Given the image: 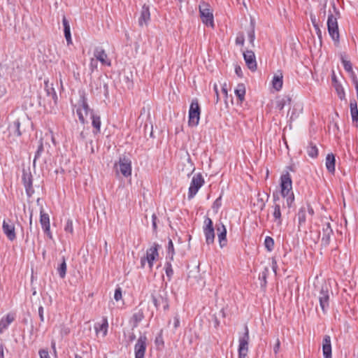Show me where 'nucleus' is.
Masks as SVG:
<instances>
[{
  "label": "nucleus",
  "instance_id": "39",
  "mask_svg": "<svg viewBox=\"0 0 358 358\" xmlns=\"http://www.w3.org/2000/svg\"><path fill=\"white\" fill-rule=\"evenodd\" d=\"M171 262L172 261H171V259H169V260L166 259V262L165 264V273L169 281L171 280L173 275Z\"/></svg>",
  "mask_w": 358,
  "mask_h": 358
},
{
  "label": "nucleus",
  "instance_id": "59",
  "mask_svg": "<svg viewBox=\"0 0 358 358\" xmlns=\"http://www.w3.org/2000/svg\"><path fill=\"white\" fill-rule=\"evenodd\" d=\"M222 91L224 94L225 97L227 98L228 92H227V83H224L222 85Z\"/></svg>",
  "mask_w": 358,
  "mask_h": 358
},
{
  "label": "nucleus",
  "instance_id": "4",
  "mask_svg": "<svg viewBox=\"0 0 358 358\" xmlns=\"http://www.w3.org/2000/svg\"><path fill=\"white\" fill-rule=\"evenodd\" d=\"M249 329L247 325L245 326V332L238 338V358H246L249 350Z\"/></svg>",
  "mask_w": 358,
  "mask_h": 358
},
{
  "label": "nucleus",
  "instance_id": "12",
  "mask_svg": "<svg viewBox=\"0 0 358 358\" xmlns=\"http://www.w3.org/2000/svg\"><path fill=\"white\" fill-rule=\"evenodd\" d=\"M116 170L118 173H121L124 177H129L131 173V161L125 157L120 159L118 164H116Z\"/></svg>",
  "mask_w": 358,
  "mask_h": 358
},
{
  "label": "nucleus",
  "instance_id": "5",
  "mask_svg": "<svg viewBox=\"0 0 358 358\" xmlns=\"http://www.w3.org/2000/svg\"><path fill=\"white\" fill-rule=\"evenodd\" d=\"M159 244L155 243L146 250L145 257L141 259V265L142 268L145 267V262H148L150 269L152 268L154 261L159 257Z\"/></svg>",
  "mask_w": 358,
  "mask_h": 358
},
{
  "label": "nucleus",
  "instance_id": "56",
  "mask_svg": "<svg viewBox=\"0 0 358 358\" xmlns=\"http://www.w3.org/2000/svg\"><path fill=\"white\" fill-rule=\"evenodd\" d=\"M221 206V198H217L213 203V208L218 209Z\"/></svg>",
  "mask_w": 358,
  "mask_h": 358
},
{
  "label": "nucleus",
  "instance_id": "41",
  "mask_svg": "<svg viewBox=\"0 0 358 358\" xmlns=\"http://www.w3.org/2000/svg\"><path fill=\"white\" fill-rule=\"evenodd\" d=\"M264 246L267 251L271 252L274 248V240L271 236H266L264 239Z\"/></svg>",
  "mask_w": 358,
  "mask_h": 358
},
{
  "label": "nucleus",
  "instance_id": "64",
  "mask_svg": "<svg viewBox=\"0 0 358 358\" xmlns=\"http://www.w3.org/2000/svg\"><path fill=\"white\" fill-rule=\"evenodd\" d=\"M90 68L93 70L94 69H96V62L94 60V59H91V61H90Z\"/></svg>",
  "mask_w": 358,
  "mask_h": 358
},
{
  "label": "nucleus",
  "instance_id": "21",
  "mask_svg": "<svg viewBox=\"0 0 358 358\" xmlns=\"http://www.w3.org/2000/svg\"><path fill=\"white\" fill-rule=\"evenodd\" d=\"M322 353L324 358H331V336L325 335L322 341Z\"/></svg>",
  "mask_w": 358,
  "mask_h": 358
},
{
  "label": "nucleus",
  "instance_id": "40",
  "mask_svg": "<svg viewBox=\"0 0 358 358\" xmlns=\"http://www.w3.org/2000/svg\"><path fill=\"white\" fill-rule=\"evenodd\" d=\"M334 88L337 92V94L341 100L345 99V93L344 88L340 83H336L334 84Z\"/></svg>",
  "mask_w": 358,
  "mask_h": 358
},
{
  "label": "nucleus",
  "instance_id": "27",
  "mask_svg": "<svg viewBox=\"0 0 358 358\" xmlns=\"http://www.w3.org/2000/svg\"><path fill=\"white\" fill-rule=\"evenodd\" d=\"M62 24L64 27V37L66 40L67 44H72V38L71 34V27L69 22L65 16L62 18Z\"/></svg>",
  "mask_w": 358,
  "mask_h": 358
},
{
  "label": "nucleus",
  "instance_id": "54",
  "mask_svg": "<svg viewBox=\"0 0 358 358\" xmlns=\"http://www.w3.org/2000/svg\"><path fill=\"white\" fill-rule=\"evenodd\" d=\"M180 326V317L178 315H176L173 317V327L174 329H176Z\"/></svg>",
  "mask_w": 358,
  "mask_h": 358
},
{
  "label": "nucleus",
  "instance_id": "38",
  "mask_svg": "<svg viewBox=\"0 0 358 358\" xmlns=\"http://www.w3.org/2000/svg\"><path fill=\"white\" fill-rule=\"evenodd\" d=\"M47 95L51 98V99L54 101L55 104H57V92L53 87V85L51 84V87L45 89Z\"/></svg>",
  "mask_w": 358,
  "mask_h": 358
},
{
  "label": "nucleus",
  "instance_id": "32",
  "mask_svg": "<svg viewBox=\"0 0 358 358\" xmlns=\"http://www.w3.org/2000/svg\"><path fill=\"white\" fill-rule=\"evenodd\" d=\"M234 93L240 101H243L245 99V86L243 83H239L236 86Z\"/></svg>",
  "mask_w": 358,
  "mask_h": 358
},
{
  "label": "nucleus",
  "instance_id": "36",
  "mask_svg": "<svg viewBox=\"0 0 358 358\" xmlns=\"http://www.w3.org/2000/svg\"><path fill=\"white\" fill-rule=\"evenodd\" d=\"M44 152L43 145L42 141H40V143L38 146L37 150L35 153L34 159V164L36 163V161H39L42 159L43 162H45V159L42 157V154Z\"/></svg>",
  "mask_w": 358,
  "mask_h": 358
},
{
  "label": "nucleus",
  "instance_id": "6",
  "mask_svg": "<svg viewBox=\"0 0 358 358\" xmlns=\"http://www.w3.org/2000/svg\"><path fill=\"white\" fill-rule=\"evenodd\" d=\"M91 111L86 96L84 94L81 95L78 101V108H76V113L82 124H85V117L87 115L88 113H91Z\"/></svg>",
  "mask_w": 358,
  "mask_h": 358
},
{
  "label": "nucleus",
  "instance_id": "45",
  "mask_svg": "<svg viewBox=\"0 0 358 358\" xmlns=\"http://www.w3.org/2000/svg\"><path fill=\"white\" fill-rule=\"evenodd\" d=\"M268 273V268H264V271H262L259 273V280L262 282H263V283L262 282V285H264V286L266 285V278H267Z\"/></svg>",
  "mask_w": 358,
  "mask_h": 358
},
{
  "label": "nucleus",
  "instance_id": "63",
  "mask_svg": "<svg viewBox=\"0 0 358 358\" xmlns=\"http://www.w3.org/2000/svg\"><path fill=\"white\" fill-rule=\"evenodd\" d=\"M315 29L316 34L318 36L319 38H321L322 36V31L320 29L319 25H316V27H313Z\"/></svg>",
  "mask_w": 358,
  "mask_h": 358
},
{
  "label": "nucleus",
  "instance_id": "35",
  "mask_svg": "<svg viewBox=\"0 0 358 358\" xmlns=\"http://www.w3.org/2000/svg\"><path fill=\"white\" fill-rule=\"evenodd\" d=\"M57 272L61 278H64L66 274L67 266L64 257H62V263L58 266Z\"/></svg>",
  "mask_w": 358,
  "mask_h": 358
},
{
  "label": "nucleus",
  "instance_id": "19",
  "mask_svg": "<svg viewBox=\"0 0 358 358\" xmlns=\"http://www.w3.org/2000/svg\"><path fill=\"white\" fill-rule=\"evenodd\" d=\"M14 313H8L0 319V334H2L15 320Z\"/></svg>",
  "mask_w": 358,
  "mask_h": 358
},
{
  "label": "nucleus",
  "instance_id": "17",
  "mask_svg": "<svg viewBox=\"0 0 358 358\" xmlns=\"http://www.w3.org/2000/svg\"><path fill=\"white\" fill-rule=\"evenodd\" d=\"M269 195L265 192L259 191L257 194V201L253 203V206L259 210L262 211L268 201Z\"/></svg>",
  "mask_w": 358,
  "mask_h": 358
},
{
  "label": "nucleus",
  "instance_id": "47",
  "mask_svg": "<svg viewBox=\"0 0 358 358\" xmlns=\"http://www.w3.org/2000/svg\"><path fill=\"white\" fill-rule=\"evenodd\" d=\"M64 231L66 233H70L72 234L73 233V222L71 220H68L66 222L65 227H64Z\"/></svg>",
  "mask_w": 358,
  "mask_h": 358
},
{
  "label": "nucleus",
  "instance_id": "31",
  "mask_svg": "<svg viewBox=\"0 0 358 358\" xmlns=\"http://www.w3.org/2000/svg\"><path fill=\"white\" fill-rule=\"evenodd\" d=\"M91 119H92V124L93 127L94 128V133L97 134L100 132L101 129V118L99 115H95L93 113L92 111H91Z\"/></svg>",
  "mask_w": 358,
  "mask_h": 358
},
{
  "label": "nucleus",
  "instance_id": "42",
  "mask_svg": "<svg viewBox=\"0 0 358 358\" xmlns=\"http://www.w3.org/2000/svg\"><path fill=\"white\" fill-rule=\"evenodd\" d=\"M174 246L172 240L169 239L167 248V256L166 259H171V261L173 260L174 256Z\"/></svg>",
  "mask_w": 358,
  "mask_h": 358
},
{
  "label": "nucleus",
  "instance_id": "58",
  "mask_svg": "<svg viewBox=\"0 0 358 358\" xmlns=\"http://www.w3.org/2000/svg\"><path fill=\"white\" fill-rule=\"evenodd\" d=\"M305 207L306 208V213H308L310 216H313L314 215V210L312 206L308 204Z\"/></svg>",
  "mask_w": 358,
  "mask_h": 358
},
{
  "label": "nucleus",
  "instance_id": "20",
  "mask_svg": "<svg viewBox=\"0 0 358 358\" xmlns=\"http://www.w3.org/2000/svg\"><path fill=\"white\" fill-rule=\"evenodd\" d=\"M204 180H192L188 189V199L190 200L194 197L199 189L203 185Z\"/></svg>",
  "mask_w": 358,
  "mask_h": 358
},
{
  "label": "nucleus",
  "instance_id": "53",
  "mask_svg": "<svg viewBox=\"0 0 358 358\" xmlns=\"http://www.w3.org/2000/svg\"><path fill=\"white\" fill-rule=\"evenodd\" d=\"M38 353H39L40 358H50V355H49V352L47 350H45V349L40 350Z\"/></svg>",
  "mask_w": 358,
  "mask_h": 358
},
{
  "label": "nucleus",
  "instance_id": "55",
  "mask_svg": "<svg viewBox=\"0 0 358 358\" xmlns=\"http://www.w3.org/2000/svg\"><path fill=\"white\" fill-rule=\"evenodd\" d=\"M157 216L155 214H152V228H153V230L155 231H156L157 230Z\"/></svg>",
  "mask_w": 358,
  "mask_h": 358
},
{
  "label": "nucleus",
  "instance_id": "46",
  "mask_svg": "<svg viewBox=\"0 0 358 358\" xmlns=\"http://www.w3.org/2000/svg\"><path fill=\"white\" fill-rule=\"evenodd\" d=\"M248 38L251 45L254 46L255 33L253 27L248 31Z\"/></svg>",
  "mask_w": 358,
  "mask_h": 358
},
{
  "label": "nucleus",
  "instance_id": "33",
  "mask_svg": "<svg viewBox=\"0 0 358 358\" xmlns=\"http://www.w3.org/2000/svg\"><path fill=\"white\" fill-rule=\"evenodd\" d=\"M273 216L274 217V222L278 225L282 224L281 210L280 204H274L273 206Z\"/></svg>",
  "mask_w": 358,
  "mask_h": 358
},
{
  "label": "nucleus",
  "instance_id": "49",
  "mask_svg": "<svg viewBox=\"0 0 358 358\" xmlns=\"http://www.w3.org/2000/svg\"><path fill=\"white\" fill-rule=\"evenodd\" d=\"M13 127L15 129V134L17 136H21V131H20V122L19 120H15L14 122H13Z\"/></svg>",
  "mask_w": 358,
  "mask_h": 358
},
{
  "label": "nucleus",
  "instance_id": "3",
  "mask_svg": "<svg viewBox=\"0 0 358 358\" xmlns=\"http://www.w3.org/2000/svg\"><path fill=\"white\" fill-rule=\"evenodd\" d=\"M36 203L40 206V224L41 228L46 236L50 239H52V234L50 230V216L45 212L41 199L38 198L36 200Z\"/></svg>",
  "mask_w": 358,
  "mask_h": 358
},
{
  "label": "nucleus",
  "instance_id": "57",
  "mask_svg": "<svg viewBox=\"0 0 358 358\" xmlns=\"http://www.w3.org/2000/svg\"><path fill=\"white\" fill-rule=\"evenodd\" d=\"M38 315H39L41 322H43L44 321L43 307L41 306L38 307Z\"/></svg>",
  "mask_w": 358,
  "mask_h": 358
},
{
  "label": "nucleus",
  "instance_id": "44",
  "mask_svg": "<svg viewBox=\"0 0 358 358\" xmlns=\"http://www.w3.org/2000/svg\"><path fill=\"white\" fill-rule=\"evenodd\" d=\"M291 98L289 96H285L278 101L277 107L279 110H282L287 104H290Z\"/></svg>",
  "mask_w": 358,
  "mask_h": 358
},
{
  "label": "nucleus",
  "instance_id": "7",
  "mask_svg": "<svg viewBox=\"0 0 358 358\" xmlns=\"http://www.w3.org/2000/svg\"><path fill=\"white\" fill-rule=\"evenodd\" d=\"M329 289L327 284L321 286L319 292L318 299L322 312L326 313L329 308Z\"/></svg>",
  "mask_w": 358,
  "mask_h": 358
},
{
  "label": "nucleus",
  "instance_id": "11",
  "mask_svg": "<svg viewBox=\"0 0 358 358\" xmlns=\"http://www.w3.org/2000/svg\"><path fill=\"white\" fill-rule=\"evenodd\" d=\"M2 230L9 241H13L16 238L15 224L11 220H3L2 223Z\"/></svg>",
  "mask_w": 358,
  "mask_h": 358
},
{
  "label": "nucleus",
  "instance_id": "1",
  "mask_svg": "<svg viewBox=\"0 0 358 358\" xmlns=\"http://www.w3.org/2000/svg\"><path fill=\"white\" fill-rule=\"evenodd\" d=\"M334 11L336 15H334L329 10V13L328 15L327 19V29L328 32L331 37V38L338 41L339 39V32H338V17L339 15V13L337 11L336 8L334 6L333 7Z\"/></svg>",
  "mask_w": 358,
  "mask_h": 358
},
{
  "label": "nucleus",
  "instance_id": "34",
  "mask_svg": "<svg viewBox=\"0 0 358 358\" xmlns=\"http://www.w3.org/2000/svg\"><path fill=\"white\" fill-rule=\"evenodd\" d=\"M308 155L311 158H316L318 156V148L313 142H310L306 148Z\"/></svg>",
  "mask_w": 358,
  "mask_h": 358
},
{
  "label": "nucleus",
  "instance_id": "51",
  "mask_svg": "<svg viewBox=\"0 0 358 358\" xmlns=\"http://www.w3.org/2000/svg\"><path fill=\"white\" fill-rule=\"evenodd\" d=\"M122 297V289L120 287H117L115 289V294H114V299L116 301H118L119 300H120Z\"/></svg>",
  "mask_w": 358,
  "mask_h": 358
},
{
  "label": "nucleus",
  "instance_id": "9",
  "mask_svg": "<svg viewBox=\"0 0 358 358\" xmlns=\"http://www.w3.org/2000/svg\"><path fill=\"white\" fill-rule=\"evenodd\" d=\"M147 340L145 334L140 335L134 345L135 358H144L147 348Z\"/></svg>",
  "mask_w": 358,
  "mask_h": 358
},
{
  "label": "nucleus",
  "instance_id": "2",
  "mask_svg": "<svg viewBox=\"0 0 358 358\" xmlns=\"http://www.w3.org/2000/svg\"><path fill=\"white\" fill-rule=\"evenodd\" d=\"M201 108L197 99H193L191 101L189 114L188 124L189 127H196L199 123Z\"/></svg>",
  "mask_w": 358,
  "mask_h": 358
},
{
  "label": "nucleus",
  "instance_id": "15",
  "mask_svg": "<svg viewBox=\"0 0 358 358\" xmlns=\"http://www.w3.org/2000/svg\"><path fill=\"white\" fill-rule=\"evenodd\" d=\"M333 229L329 222H327L322 226V236L321 239V245L327 247L331 242V238L333 235Z\"/></svg>",
  "mask_w": 358,
  "mask_h": 358
},
{
  "label": "nucleus",
  "instance_id": "14",
  "mask_svg": "<svg viewBox=\"0 0 358 358\" xmlns=\"http://www.w3.org/2000/svg\"><path fill=\"white\" fill-rule=\"evenodd\" d=\"M243 58L247 67L252 71H255L257 69L256 57L253 51L246 50L243 52Z\"/></svg>",
  "mask_w": 358,
  "mask_h": 358
},
{
  "label": "nucleus",
  "instance_id": "22",
  "mask_svg": "<svg viewBox=\"0 0 358 358\" xmlns=\"http://www.w3.org/2000/svg\"><path fill=\"white\" fill-rule=\"evenodd\" d=\"M150 20V13L149 6L144 4L142 6L141 16L138 19V24L141 27L147 25Z\"/></svg>",
  "mask_w": 358,
  "mask_h": 358
},
{
  "label": "nucleus",
  "instance_id": "16",
  "mask_svg": "<svg viewBox=\"0 0 358 358\" xmlns=\"http://www.w3.org/2000/svg\"><path fill=\"white\" fill-rule=\"evenodd\" d=\"M94 56L96 60L99 61L102 65L110 66L111 62L108 59L105 50L101 47H96L94 51Z\"/></svg>",
  "mask_w": 358,
  "mask_h": 358
},
{
  "label": "nucleus",
  "instance_id": "26",
  "mask_svg": "<svg viewBox=\"0 0 358 358\" xmlns=\"http://www.w3.org/2000/svg\"><path fill=\"white\" fill-rule=\"evenodd\" d=\"M282 79H283V76H282V72H280V71L278 72L276 74H275L273 76L271 83H272L273 87L276 91H280L282 89V84H283Z\"/></svg>",
  "mask_w": 358,
  "mask_h": 358
},
{
  "label": "nucleus",
  "instance_id": "18",
  "mask_svg": "<svg viewBox=\"0 0 358 358\" xmlns=\"http://www.w3.org/2000/svg\"><path fill=\"white\" fill-rule=\"evenodd\" d=\"M216 230L217 232L220 246L223 248L227 245V243L226 227L222 223L217 224H216Z\"/></svg>",
  "mask_w": 358,
  "mask_h": 358
},
{
  "label": "nucleus",
  "instance_id": "37",
  "mask_svg": "<svg viewBox=\"0 0 358 358\" xmlns=\"http://www.w3.org/2000/svg\"><path fill=\"white\" fill-rule=\"evenodd\" d=\"M296 171V167L294 165H290L286 168L282 174L281 175L280 179H291L292 176L290 172H294Z\"/></svg>",
  "mask_w": 358,
  "mask_h": 358
},
{
  "label": "nucleus",
  "instance_id": "48",
  "mask_svg": "<svg viewBox=\"0 0 358 358\" xmlns=\"http://www.w3.org/2000/svg\"><path fill=\"white\" fill-rule=\"evenodd\" d=\"M245 42V36L243 34L239 33L237 34L236 38V44L243 46Z\"/></svg>",
  "mask_w": 358,
  "mask_h": 358
},
{
  "label": "nucleus",
  "instance_id": "28",
  "mask_svg": "<svg viewBox=\"0 0 358 358\" xmlns=\"http://www.w3.org/2000/svg\"><path fill=\"white\" fill-rule=\"evenodd\" d=\"M297 220H298V228L300 229L301 227H304L306 222V208L305 206H301L297 213Z\"/></svg>",
  "mask_w": 358,
  "mask_h": 358
},
{
  "label": "nucleus",
  "instance_id": "62",
  "mask_svg": "<svg viewBox=\"0 0 358 358\" xmlns=\"http://www.w3.org/2000/svg\"><path fill=\"white\" fill-rule=\"evenodd\" d=\"M213 90L215 91V93L216 95V100L217 102L219 101L220 98H219V94H218V87H217V85L216 83H215L213 85Z\"/></svg>",
  "mask_w": 358,
  "mask_h": 358
},
{
  "label": "nucleus",
  "instance_id": "61",
  "mask_svg": "<svg viewBox=\"0 0 358 358\" xmlns=\"http://www.w3.org/2000/svg\"><path fill=\"white\" fill-rule=\"evenodd\" d=\"M310 20H311V22H312L313 27H316V25L318 24V23L317 22L316 16L315 15H313V14L310 15Z\"/></svg>",
  "mask_w": 358,
  "mask_h": 358
},
{
  "label": "nucleus",
  "instance_id": "25",
  "mask_svg": "<svg viewBox=\"0 0 358 358\" xmlns=\"http://www.w3.org/2000/svg\"><path fill=\"white\" fill-rule=\"evenodd\" d=\"M292 180H281L280 192L283 197H286L291 194H294L292 191Z\"/></svg>",
  "mask_w": 358,
  "mask_h": 358
},
{
  "label": "nucleus",
  "instance_id": "24",
  "mask_svg": "<svg viewBox=\"0 0 358 358\" xmlns=\"http://www.w3.org/2000/svg\"><path fill=\"white\" fill-rule=\"evenodd\" d=\"M143 318L144 314L143 310L141 309L136 310L133 313L129 320V323L131 324L132 329L136 328L138 326V324L143 320Z\"/></svg>",
  "mask_w": 358,
  "mask_h": 358
},
{
  "label": "nucleus",
  "instance_id": "30",
  "mask_svg": "<svg viewBox=\"0 0 358 358\" xmlns=\"http://www.w3.org/2000/svg\"><path fill=\"white\" fill-rule=\"evenodd\" d=\"M350 108L352 122H358L357 103L355 99H350Z\"/></svg>",
  "mask_w": 358,
  "mask_h": 358
},
{
  "label": "nucleus",
  "instance_id": "60",
  "mask_svg": "<svg viewBox=\"0 0 358 358\" xmlns=\"http://www.w3.org/2000/svg\"><path fill=\"white\" fill-rule=\"evenodd\" d=\"M271 267H272L273 272L275 273H276L277 269H278V264H277V262L275 259H272Z\"/></svg>",
  "mask_w": 358,
  "mask_h": 358
},
{
  "label": "nucleus",
  "instance_id": "29",
  "mask_svg": "<svg viewBox=\"0 0 358 358\" xmlns=\"http://www.w3.org/2000/svg\"><path fill=\"white\" fill-rule=\"evenodd\" d=\"M335 164L336 159L335 156L332 153H329L327 155L325 159V165L327 171L329 173H333L335 171Z\"/></svg>",
  "mask_w": 358,
  "mask_h": 358
},
{
  "label": "nucleus",
  "instance_id": "8",
  "mask_svg": "<svg viewBox=\"0 0 358 358\" xmlns=\"http://www.w3.org/2000/svg\"><path fill=\"white\" fill-rule=\"evenodd\" d=\"M208 5L202 3L199 6L200 17L203 24L208 27H214L213 15Z\"/></svg>",
  "mask_w": 358,
  "mask_h": 358
},
{
  "label": "nucleus",
  "instance_id": "50",
  "mask_svg": "<svg viewBox=\"0 0 358 358\" xmlns=\"http://www.w3.org/2000/svg\"><path fill=\"white\" fill-rule=\"evenodd\" d=\"M285 198L287 207L291 208L294 201V194H291L290 195L287 196Z\"/></svg>",
  "mask_w": 358,
  "mask_h": 358
},
{
  "label": "nucleus",
  "instance_id": "52",
  "mask_svg": "<svg viewBox=\"0 0 358 358\" xmlns=\"http://www.w3.org/2000/svg\"><path fill=\"white\" fill-rule=\"evenodd\" d=\"M280 339L278 338L275 341V343L273 346V352L275 355H277L280 351Z\"/></svg>",
  "mask_w": 358,
  "mask_h": 358
},
{
  "label": "nucleus",
  "instance_id": "10",
  "mask_svg": "<svg viewBox=\"0 0 358 358\" xmlns=\"http://www.w3.org/2000/svg\"><path fill=\"white\" fill-rule=\"evenodd\" d=\"M204 224L203 233L206 242L208 245H210L213 243L215 240V230L213 225V221L210 218L207 217L204 220Z\"/></svg>",
  "mask_w": 358,
  "mask_h": 358
},
{
  "label": "nucleus",
  "instance_id": "23",
  "mask_svg": "<svg viewBox=\"0 0 358 358\" xmlns=\"http://www.w3.org/2000/svg\"><path fill=\"white\" fill-rule=\"evenodd\" d=\"M94 330L96 334L102 333V336L105 337L108 334V322L106 317H103L101 323H95Z\"/></svg>",
  "mask_w": 358,
  "mask_h": 358
},
{
  "label": "nucleus",
  "instance_id": "43",
  "mask_svg": "<svg viewBox=\"0 0 358 358\" xmlns=\"http://www.w3.org/2000/svg\"><path fill=\"white\" fill-rule=\"evenodd\" d=\"M23 181H24V186L25 187L27 194L29 196H31L34 192V190L33 189L32 180H23Z\"/></svg>",
  "mask_w": 358,
  "mask_h": 358
},
{
  "label": "nucleus",
  "instance_id": "13",
  "mask_svg": "<svg viewBox=\"0 0 358 358\" xmlns=\"http://www.w3.org/2000/svg\"><path fill=\"white\" fill-rule=\"evenodd\" d=\"M341 62L343 65L344 69L350 74L352 83L355 86L357 94H358V79L355 71L352 69V64L350 61L341 57Z\"/></svg>",
  "mask_w": 358,
  "mask_h": 358
}]
</instances>
